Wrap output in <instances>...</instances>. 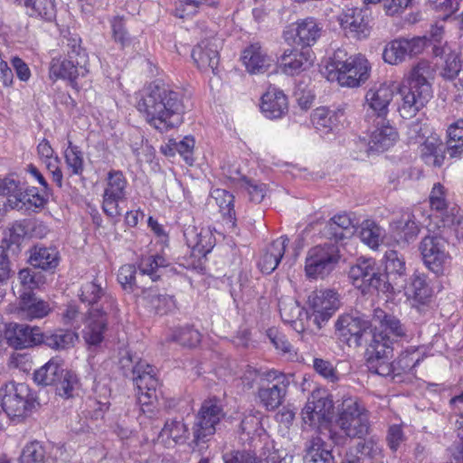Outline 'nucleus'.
I'll list each match as a JSON object with an SVG mask.
<instances>
[{"label":"nucleus","mask_w":463,"mask_h":463,"mask_svg":"<svg viewBox=\"0 0 463 463\" xmlns=\"http://www.w3.org/2000/svg\"><path fill=\"white\" fill-rule=\"evenodd\" d=\"M137 108L150 126L162 133L178 127L185 110L180 91L157 83L147 87Z\"/></svg>","instance_id":"f257e3e1"},{"label":"nucleus","mask_w":463,"mask_h":463,"mask_svg":"<svg viewBox=\"0 0 463 463\" xmlns=\"http://www.w3.org/2000/svg\"><path fill=\"white\" fill-rule=\"evenodd\" d=\"M433 69L427 60L419 61L399 89L401 102L398 111L403 118H411L432 97L431 85L428 79Z\"/></svg>","instance_id":"f03ea898"},{"label":"nucleus","mask_w":463,"mask_h":463,"mask_svg":"<svg viewBox=\"0 0 463 463\" xmlns=\"http://www.w3.org/2000/svg\"><path fill=\"white\" fill-rule=\"evenodd\" d=\"M370 65L362 54L348 55L344 49H337L325 66V74L330 81L341 86L358 87L369 78Z\"/></svg>","instance_id":"7ed1b4c3"},{"label":"nucleus","mask_w":463,"mask_h":463,"mask_svg":"<svg viewBox=\"0 0 463 463\" xmlns=\"http://www.w3.org/2000/svg\"><path fill=\"white\" fill-rule=\"evenodd\" d=\"M66 58H53L50 64V77L68 80L73 88L76 80L89 73L88 54L80 46V38H68L66 43Z\"/></svg>","instance_id":"20e7f679"},{"label":"nucleus","mask_w":463,"mask_h":463,"mask_svg":"<svg viewBox=\"0 0 463 463\" xmlns=\"http://www.w3.org/2000/svg\"><path fill=\"white\" fill-rule=\"evenodd\" d=\"M335 423L350 439H364L370 431L368 411L356 397L343 399L337 408Z\"/></svg>","instance_id":"39448f33"},{"label":"nucleus","mask_w":463,"mask_h":463,"mask_svg":"<svg viewBox=\"0 0 463 463\" xmlns=\"http://www.w3.org/2000/svg\"><path fill=\"white\" fill-rule=\"evenodd\" d=\"M2 408L11 419L28 417L37 403L30 386L24 383H8L0 389Z\"/></svg>","instance_id":"423d86ee"},{"label":"nucleus","mask_w":463,"mask_h":463,"mask_svg":"<svg viewBox=\"0 0 463 463\" xmlns=\"http://www.w3.org/2000/svg\"><path fill=\"white\" fill-rule=\"evenodd\" d=\"M348 277L352 284L363 293L371 289L385 292L390 288V283L385 280L384 274L381 272L376 261L371 258H359L350 268Z\"/></svg>","instance_id":"0eeeda50"},{"label":"nucleus","mask_w":463,"mask_h":463,"mask_svg":"<svg viewBox=\"0 0 463 463\" xmlns=\"http://www.w3.org/2000/svg\"><path fill=\"white\" fill-rule=\"evenodd\" d=\"M340 259L335 243L326 242L311 248L306 258L305 271L309 279H323L335 267Z\"/></svg>","instance_id":"6e6552de"},{"label":"nucleus","mask_w":463,"mask_h":463,"mask_svg":"<svg viewBox=\"0 0 463 463\" xmlns=\"http://www.w3.org/2000/svg\"><path fill=\"white\" fill-rule=\"evenodd\" d=\"M133 380L138 389L137 401L144 414L152 417L154 403L156 402V386L155 369L145 361H139L133 367Z\"/></svg>","instance_id":"1a4fd4ad"},{"label":"nucleus","mask_w":463,"mask_h":463,"mask_svg":"<svg viewBox=\"0 0 463 463\" xmlns=\"http://www.w3.org/2000/svg\"><path fill=\"white\" fill-rule=\"evenodd\" d=\"M128 180L119 170H110L106 178L103 193L102 209L110 218L121 215L119 204L127 199Z\"/></svg>","instance_id":"9d476101"},{"label":"nucleus","mask_w":463,"mask_h":463,"mask_svg":"<svg viewBox=\"0 0 463 463\" xmlns=\"http://www.w3.org/2000/svg\"><path fill=\"white\" fill-rule=\"evenodd\" d=\"M447 241L438 236H426L420 243V250L426 267L436 275H443L450 263Z\"/></svg>","instance_id":"9b49d317"},{"label":"nucleus","mask_w":463,"mask_h":463,"mask_svg":"<svg viewBox=\"0 0 463 463\" xmlns=\"http://www.w3.org/2000/svg\"><path fill=\"white\" fill-rule=\"evenodd\" d=\"M224 413L220 402L209 399L203 402L198 412L194 427V441L196 444L205 442L216 431V425L223 418Z\"/></svg>","instance_id":"f8f14e48"},{"label":"nucleus","mask_w":463,"mask_h":463,"mask_svg":"<svg viewBox=\"0 0 463 463\" xmlns=\"http://www.w3.org/2000/svg\"><path fill=\"white\" fill-rule=\"evenodd\" d=\"M427 38L412 37L398 38L389 42L383 52V59L391 65L403 62L406 57H412L421 53L427 46Z\"/></svg>","instance_id":"ddd939ff"},{"label":"nucleus","mask_w":463,"mask_h":463,"mask_svg":"<svg viewBox=\"0 0 463 463\" xmlns=\"http://www.w3.org/2000/svg\"><path fill=\"white\" fill-rule=\"evenodd\" d=\"M268 383H263L259 389V397L267 410H275L280 406L285 399L288 388L290 384V377L270 371L267 373Z\"/></svg>","instance_id":"4468645a"},{"label":"nucleus","mask_w":463,"mask_h":463,"mask_svg":"<svg viewBox=\"0 0 463 463\" xmlns=\"http://www.w3.org/2000/svg\"><path fill=\"white\" fill-rule=\"evenodd\" d=\"M334 404L325 392H313L302 410V420L311 427H319L329 421Z\"/></svg>","instance_id":"2eb2a0df"},{"label":"nucleus","mask_w":463,"mask_h":463,"mask_svg":"<svg viewBox=\"0 0 463 463\" xmlns=\"http://www.w3.org/2000/svg\"><path fill=\"white\" fill-rule=\"evenodd\" d=\"M371 327V323L353 314H345L335 322V330L339 337L349 346H360L363 345L364 335Z\"/></svg>","instance_id":"dca6fc26"},{"label":"nucleus","mask_w":463,"mask_h":463,"mask_svg":"<svg viewBox=\"0 0 463 463\" xmlns=\"http://www.w3.org/2000/svg\"><path fill=\"white\" fill-rule=\"evenodd\" d=\"M308 305L313 310L315 322L321 326V323L327 321L338 309L340 301L335 291L320 289L308 296Z\"/></svg>","instance_id":"f3484780"},{"label":"nucleus","mask_w":463,"mask_h":463,"mask_svg":"<svg viewBox=\"0 0 463 463\" xmlns=\"http://www.w3.org/2000/svg\"><path fill=\"white\" fill-rule=\"evenodd\" d=\"M321 32L322 26L315 18L306 17L293 23L285 33V37L286 40L292 38L295 44L307 49L317 43Z\"/></svg>","instance_id":"a211bd4d"},{"label":"nucleus","mask_w":463,"mask_h":463,"mask_svg":"<svg viewBox=\"0 0 463 463\" xmlns=\"http://www.w3.org/2000/svg\"><path fill=\"white\" fill-rule=\"evenodd\" d=\"M8 344L15 349H24L43 344V333L38 326L10 323L5 329Z\"/></svg>","instance_id":"6ab92c4d"},{"label":"nucleus","mask_w":463,"mask_h":463,"mask_svg":"<svg viewBox=\"0 0 463 463\" xmlns=\"http://www.w3.org/2000/svg\"><path fill=\"white\" fill-rule=\"evenodd\" d=\"M422 217L424 211L422 207L417 206L412 212L402 214L399 220L391 223V231L398 243H409L416 239Z\"/></svg>","instance_id":"aec40b11"},{"label":"nucleus","mask_w":463,"mask_h":463,"mask_svg":"<svg viewBox=\"0 0 463 463\" xmlns=\"http://www.w3.org/2000/svg\"><path fill=\"white\" fill-rule=\"evenodd\" d=\"M103 284L104 281L99 278L82 284L80 290V298L81 302L90 305L91 307H99L106 311H114L116 308V301L114 298L106 291Z\"/></svg>","instance_id":"412c9836"},{"label":"nucleus","mask_w":463,"mask_h":463,"mask_svg":"<svg viewBox=\"0 0 463 463\" xmlns=\"http://www.w3.org/2000/svg\"><path fill=\"white\" fill-rule=\"evenodd\" d=\"M221 41L217 38L202 40L192 51V58L200 70H211L213 73L219 64Z\"/></svg>","instance_id":"4be33fe9"},{"label":"nucleus","mask_w":463,"mask_h":463,"mask_svg":"<svg viewBox=\"0 0 463 463\" xmlns=\"http://www.w3.org/2000/svg\"><path fill=\"white\" fill-rule=\"evenodd\" d=\"M224 463H286L272 445H266L259 459L250 450H231L223 454Z\"/></svg>","instance_id":"5701e85b"},{"label":"nucleus","mask_w":463,"mask_h":463,"mask_svg":"<svg viewBox=\"0 0 463 463\" xmlns=\"http://www.w3.org/2000/svg\"><path fill=\"white\" fill-rule=\"evenodd\" d=\"M99 307H90L85 318L83 338L89 345H97L103 340V335L107 328V313Z\"/></svg>","instance_id":"b1692460"},{"label":"nucleus","mask_w":463,"mask_h":463,"mask_svg":"<svg viewBox=\"0 0 463 463\" xmlns=\"http://www.w3.org/2000/svg\"><path fill=\"white\" fill-rule=\"evenodd\" d=\"M398 133L385 118L377 119L375 128L370 133L368 151L383 152L394 145Z\"/></svg>","instance_id":"393cba45"},{"label":"nucleus","mask_w":463,"mask_h":463,"mask_svg":"<svg viewBox=\"0 0 463 463\" xmlns=\"http://www.w3.org/2000/svg\"><path fill=\"white\" fill-rule=\"evenodd\" d=\"M385 280L390 287L397 289L406 286V265L404 258L396 250H390L385 252Z\"/></svg>","instance_id":"a878e982"},{"label":"nucleus","mask_w":463,"mask_h":463,"mask_svg":"<svg viewBox=\"0 0 463 463\" xmlns=\"http://www.w3.org/2000/svg\"><path fill=\"white\" fill-rule=\"evenodd\" d=\"M392 96V90L385 84L370 89L365 95V103L368 107L367 116H370V109L372 116H376L377 119L385 118Z\"/></svg>","instance_id":"bb28decb"},{"label":"nucleus","mask_w":463,"mask_h":463,"mask_svg":"<svg viewBox=\"0 0 463 463\" xmlns=\"http://www.w3.org/2000/svg\"><path fill=\"white\" fill-rule=\"evenodd\" d=\"M314 61V53L309 49L300 51L287 49L281 55V66L286 74L295 75L308 69Z\"/></svg>","instance_id":"cd10ccee"},{"label":"nucleus","mask_w":463,"mask_h":463,"mask_svg":"<svg viewBox=\"0 0 463 463\" xmlns=\"http://www.w3.org/2000/svg\"><path fill=\"white\" fill-rule=\"evenodd\" d=\"M344 30L352 33L357 38L366 37L369 33V21L364 11L360 8H346L339 18Z\"/></svg>","instance_id":"c85d7f7f"},{"label":"nucleus","mask_w":463,"mask_h":463,"mask_svg":"<svg viewBox=\"0 0 463 463\" xmlns=\"http://www.w3.org/2000/svg\"><path fill=\"white\" fill-rule=\"evenodd\" d=\"M372 321L374 324L373 334H383L389 339L391 336L402 337L406 335V329L401 321L381 308L373 310Z\"/></svg>","instance_id":"c756f323"},{"label":"nucleus","mask_w":463,"mask_h":463,"mask_svg":"<svg viewBox=\"0 0 463 463\" xmlns=\"http://www.w3.org/2000/svg\"><path fill=\"white\" fill-rule=\"evenodd\" d=\"M260 109L266 118H279L288 112V99L283 91L270 88L262 95Z\"/></svg>","instance_id":"7c9ffc66"},{"label":"nucleus","mask_w":463,"mask_h":463,"mask_svg":"<svg viewBox=\"0 0 463 463\" xmlns=\"http://www.w3.org/2000/svg\"><path fill=\"white\" fill-rule=\"evenodd\" d=\"M184 235L194 254L206 256L214 246V238L208 229L188 226Z\"/></svg>","instance_id":"2f4dec72"},{"label":"nucleus","mask_w":463,"mask_h":463,"mask_svg":"<svg viewBox=\"0 0 463 463\" xmlns=\"http://www.w3.org/2000/svg\"><path fill=\"white\" fill-rule=\"evenodd\" d=\"M242 63L251 74L264 73L270 67L272 60L259 43L247 47L241 56Z\"/></svg>","instance_id":"473e14b6"},{"label":"nucleus","mask_w":463,"mask_h":463,"mask_svg":"<svg viewBox=\"0 0 463 463\" xmlns=\"http://www.w3.org/2000/svg\"><path fill=\"white\" fill-rule=\"evenodd\" d=\"M51 311L49 304L38 299L32 292H23L19 303V316L21 318L33 320L46 317Z\"/></svg>","instance_id":"72a5a7b5"},{"label":"nucleus","mask_w":463,"mask_h":463,"mask_svg":"<svg viewBox=\"0 0 463 463\" xmlns=\"http://www.w3.org/2000/svg\"><path fill=\"white\" fill-rule=\"evenodd\" d=\"M288 242V237L281 236L266 248L258 262L263 273L269 274L276 269L285 253Z\"/></svg>","instance_id":"f704fd0d"},{"label":"nucleus","mask_w":463,"mask_h":463,"mask_svg":"<svg viewBox=\"0 0 463 463\" xmlns=\"http://www.w3.org/2000/svg\"><path fill=\"white\" fill-rule=\"evenodd\" d=\"M304 463H335L331 446L320 437L312 438L306 445Z\"/></svg>","instance_id":"c9c22d12"},{"label":"nucleus","mask_w":463,"mask_h":463,"mask_svg":"<svg viewBox=\"0 0 463 463\" xmlns=\"http://www.w3.org/2000/svg\"><path fill=\"white\" fill-rule=\"evenodd\" d=\"M279 309L281 319L288 324H290L292 327L298 333L303 332L305 326L303 323L302 316L304 313L303 307L291 298H283L279 301Z\"/></svg>","instance_id":"e433bc0d"},{"label":"nucleus","mask_w":463,"mask_h":463,"mask_svg":"<svg viewBox=\"0 0 463 463\" xmlns=\"http://www.w3.org/2000/svg\"><path fill=\"white\" fill-rule=\"evenodd\" d=\"M188 429L178 420H167L157 436V441L170 447L173 444L184 443L187 439Z\"/></svg>","instance_id":"4c0bfd02"},{"label":"nucleus","mask_w":463,"mask_h":463,"mask_svg":"<svg viewBox=\"0 0 463 463\" xmlns=\"http://www.w3.org/2000/svg\"><path fill=\"white\" fill-rule=\"evenodd\" d=\"M343 118V109L331 110L321 107L313 112L312 122L318 131L326 134L335 129Z\"/></svg>","instance_id":"58836bf2"},{"label":"nucleus","mask_w":463,"mask_h":463,"mask_svg":"<svg viewBox=\"0 0 463 463\" xmlns=\"http://www.w3.org/2000/svg\"><path fill=\"white\" fill-rule=\"evenodd\" d=\"M44 344L49 348L54 351H63L74 346L75 342L78 340V335L71 330L58 328L53 331H48L43 334Z\"/></svg>","instance_id":"ea45409f"},{"label":"nucleus","mask_w":463,"mask_h":463,"mask_svg":"<svg viewBox=\"0 0 463 463\" xmlns=\"http://www.w3.org/2000/svg\"><path fill=\"white\" fill-rule=\"evenodd\" d=\"M63 371L62 361L58 357H53L40 369L35 371L33 379L39 385H54L60 379Z\"/></svg>","instance_id":"a19ab883"},{"label":"nucleus","mask_w":463,"mask_h":463,"mask_svg":"<svg viewBox=\"0 0 463 463\" xmlns=\"http://www.w3.org/2000/svg\"><path fill=\"white\" fill-rule=\"evenodd\" d=\"M29 261L35 268L53 269L58 266L59 253L55 248L35 246L31 250Z\"/></svg>","instance_id":"79ce46f5"},{"label":"nucleus","mask_w":463,"mask_h":463,"mask_svg":"<svg viewBox=\"0 0 463 463\" xmlns=\"http://www.w3.org/2000/svg\"><path fill=\"white\" fill-rule=\"evenodd\" d=\"M392 341L383 334H373V339L366 350V364L382 359L392 358Z\"/></svg>","instance_id":"37998d69"},{"label":"nucleus","mask_w":463,"mask_h":463,"mask_svg":"<svg viewBox=\"0 0 463 463\" xmlns=\"http://www.w3.org/2000/svg\"><path fill=\"white\" fill-rule=\"evenodd\" d=\"M425 357L423 350L420 347L410 346L405 349L394 362L395 375L408 373L418 365Z\"/></svg>","instance_id":"c03bdc74"},{"label":"nucleus","mask_w":463,"mask_h":463,"mask_svg":"<svg viewBox=\"0 0 463 463\" xmlns=\"http://www.w3.org/2000/svg\"><path fill=\"white\" fill-rule=\"evenodd\" d=\"M230 178L238 183L239 187L248 194L250 201L259 203L264 199L266 184L247 178L239 170H236L235 175H231Z\"/></svg>","instance_id":"a18cd8bd"},{"label":"nucleus","mask_w":463,"mask_h":463,"mask_svg":"<svg viewBox=\"0 0 463 463\" xmlns=\"http://www.w3.org/2000/svg\"><path fill=\"white\" fill-rule=\"evenodd\" d=\"M407 293L410 298H412L419 304H426L432 295L431 288L427 282V277L424 274L414 273L411 278Z\"/></svg>","instance_id":"49530a36"},{"label":"nucleus","mask_w":463,"mask_h":463,"mask_svg":"<svg viewBox=\"0 0 463 463\" xmlns=\"http://www.w3.org/2000/svg\"><path fill=\"white\" fill-rule=\"evenodd\" d=\"M213 199L220 208V212L226 219V224L230 229L235 227V212L233 209L234 196L224 189H215L212 193Z\"/></svg>","instance_id":"de8ad7c7"},{"label":"nucleus","mask_w":463,"mask_h":463,"mask_svg":"<svg viewBox=\"0 0 463 463\" xmlns=\"http://www.w3.org/2000/svg\"><path fill=\"white\" fill-rule=\"evenodd\" d=\"M445 147L442 142L437 138L427 139L421 148V155L426 164L433 166H441L445 156Z\"/></svg>","instance_id":"09e8293b"},{"label":"nucleus","mask_w":463,"mask_h":463,"mask_svg":"<svg viewBox=\"0 0 463 463\" xmlns=\"http://www.w3.org/2000/svg\"><path fill=\"white\" fill-rule=\"evenodd\" d=\"M442 53L444 54V62L440 66L439 74L445 80H454L461 71V61L458 53L449 50L447 47L443 48Z\"/></svg>","instance_id":"8fccbe9b"},{"label":"nucleus","mask_w":463,"mask_h":463,"mask_svg":"<svg viewBox=\"0 0 463 463\" xmlns=\"http://www.w3.org/2000/svg\"><path fill=\"white\" fill-rule=\"evenodd\" d=\"M463 152L462 119L451 124L448 129L447 153L455 157Z\"/></svg>","instance_id":"3c124183"},{"label":"nucleus","mask_w":463,"mask_h":463,"mask_svg":"<svg viewBox=\"0 0 463 463\" xmlns=\"http://www.w3.org/2000/svg\"><path fill=\"white\" fill-rule=\"evenodd\" d=\"M383 230L374 222L366 220L360 230L361 241L372 249H376L383 241Z\"/></svg>","instance_id":"603ef678"},{"label":"nucleus","mask_w":463,"mask_h":463,"mask_svg":"<svg viewBox=\"0 0 463 463\" xmlns=\"http://www.w3.org/2000/svg\"><path fill=\"white\" fill-rule=\"evenodd\" d=\"M64 158L67 170L71 175H80L84 169V161L82 153L77 146L68 141V147L64 151Z\"/></svg>","instance_id":"864d4df0"},{"label":"nucleus","mask_w":463,"mask_h":463,"mask_svg":"<svg viewBox=\"0 0 463 463\" xmlns=\"http://www.w3.org/2000/svg\"><path fill=\"white\" fill-rule=\"evenodd\" d=\"M30 16H39L46 21L55 17V8L52 0H25Z\"/></svg>","instance_id":"5fc2aeb1"},{"label":"nucleus","mask_w":463,"mask_h":463,"mask_svg":"<svg viewBox=\"0 0 463 463\" xmlns=\"http://www.w3.org/2000/svg\"><path fill=\"white\" fill-rule=\"evenodd\" d=\"M144 294L145 298L150 299L151 307L159 315L166 314L175 308V300L171 296L158 295L152 289L145 291Z\"/></svg>","instance_id":"6e6d98bb"},{"label":"nucleus","mask_w":463,"mask_h":463,"mask_svg":"<svg viewBox=\"0 0 463 463\" xmlns=\"http://www.w3.org/2000/svg\"><path fill=\"white\" fill-rule=\"evenodd\" d=\"M112 38L116 43H118L123 49L128 47L132 43V37L128 33L123 16H114L110 20Z\"/></svg>","instance_id":"4d7b16f0"},{"label":"nucleus","mask_w":463,"mask_h":463,"mask_svg":"<svg viewBox=\"0 0 463 463\" xmlns=\"http://www.w3.org/2000/svg\"><path fill=\"white\" fill-rule=\"evenodd\" d=\"M171 339L183 346L194 347L200 343L201 334L198 330L187 326L176 329L173 333Z\"/></svg>","instance_id":"13d9d810"},{"label":"nucleus","mask_w":463,"mask_h":463,"mask_svg":"<svg viewBox=\"0 0 463 463\" xmlns=\"http://www.w3.org/2000/svg\"><path fill=\"white\" fill-rule=\"evenodd\" d=\"M168 265V261L161 255H151L144 257L139 262V270L144 274H147L155 281L158 276L156 275L159 268H164Z\"/></svg>","instance_id":"bf43d9fd"},{"label":"nucleus","mask_w":463,"mask_h":463,"mask_svg":"<svg viewBox=\"0 0 463 463\" xmlns=\"http://www.w3.org/2000/svg\"><path fill=\"white\" fill-rule=\"evenodd\" d=\"M78 384V379L74 373L64 370L60 379L55 383L56 392L63 398L73 396L75 386Z\"/></svg>","instance_id":"052dcab7"},{"label":"nucleus","mask_w":463,"mask_h":463,"mask_svg":"<svg viewBox=\"0 0 463 463\" xmlns=\"http://www.w3.org/2000/svg\"><path fill=\"white\" fill-rule=\"evenodd\" d=\"M21 463H45V450L38 442L26 445L21 455Z\"/></svg>","instance_id":"680f3d73"},{"label":"nucleus","mask_w":463,"mask_h":463,"mask_svg":"<svg viewBox=\"0 0 463 463\" xmlns=\"http://www.w3.org/2000/svg\"><path fill=\"white\" fill-rule=\"evenodd\" d=\"M20 283L28 292L44 284V277L40 273L29 269L20 270L18 273Z\"/></svg>","instance_id":"e2e57ef3"},{"label":"nucleus","mask_w":463,"mask_h":463,"mask_svg":"<svg viewBox=\"0 0 463 463\" xmlns=\"http://www.w3.org/2000/svg\"><path fill=\"white\" fill-rule=\"evenodd\" d=\"M414 0H364L365 4H377L382 2L386 14L395 15L402 14L405 9L411 6Z\"/></svg>","instance_id":"0e129e2a"},{"label":"nucleus","mask_w":463,"mask_h":463,"mask_svg":"<svg viewBox=\"0 0 463 463\" xmlns=\"http://www.w3.org/2000/svg\"><path fill=\"white\" fill-rule=\"evenodd\" d=\"M355 451L356 453H360L362 456L371 459L381 457L383 453L379 441L373 437L364 439L362 442H358L355 447Z\"/></svg>","instance_id":"69168bd1"},{"label":"nucleus","mask_w":463,"mask_h":463,"mask_svg":"<svg viewBox=\"0 0 463 463\" xmlns=\"http://www.w3.org/2000/svg\"><path fill=\"white\" fill-rule=\"evenodd\" d=\"M430 204L431 209L437 212H442L448 207L445 188L439 183L435 184L430 192Z\"/></svg>","instance_id":"338daca9"},{"label":"nucleus","mask_w":463,"mask_h":463,"mask_svg":"<svg viewBox=\"0 0 463 463\" xmlns=\"http://www.w3.org/2000/svg\"><path fill=\"white\" fill-rule=\"evenodd\" d=\"M313 366L317 373L332 383L338 380L337 373L329 361L321 358H315L313 361Z\"/></svg>","instance_id":"774afa93"}]
</instances>
